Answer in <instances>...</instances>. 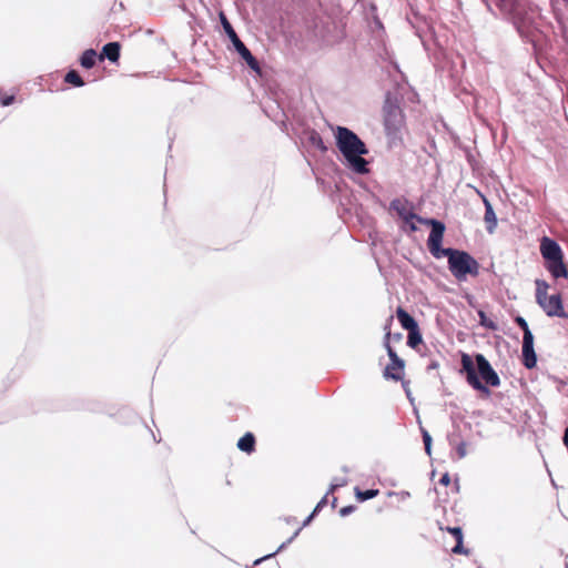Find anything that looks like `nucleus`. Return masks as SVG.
<instances>
[{
	"instance_id": "f257e3e1",
	"label": "nucleus",
	"mask_w": 568,
	"mask_h": 568,
	"mask_svg": "<svg viewBox=\"0 0 568 568\" xmlns=\"http://www.w3.org/2000/svg\"><path fill=\"white\" fill-rule=\"evenodd\" d=\"M432 230L427 239V247L435 258L446 256L448 268L458 281L466 280L467 275L476 276L479 273L478 262L466 251L452 247H442L446 226L438 220L424 221Z\"/></svg>"
},
{
	"instance_id": "f03ea898",
	"label": "nucleus",
	"mask_w": 568,
	"mask_h": 568,
	"mask_svg": "<svg viewBox=\"0 0 568 568\" xmlns=\"http://www.w3.org/2000/svg\"><path fill=\"white\" fill-rule=\"evenodd\" d=\"M335 141L338 151L353 172L357 174L368 173V161L363 158L368 154V149L355 132L346 126L337 125Z\"/></svg>"
},
{
	"instance_id": "7ed1b4c3",
	"label": "nucleus",
	"mask_w": 568,
	"mask_h": 568,
	"mask_svg": "<svg viewBox=\"0 0 568 568\" xmlns=\"http://www.w3.org/2000/svg\"><path fill=\"white\" fill-rule=\"evenodd\" d=\"M467 383L486 397L490 392L487 385L497 386V373L483 354L471 357L468 354L462 355V371Z\"/></svg>"
},
{
	"instance_id": "20e7f679",
	"label": "nucleus",
	"mask_w": 568,
	"mask_h": 568,
	"mask_svg": "<svg viewBox=\"0 0 568 568\" xmlns=\"http://www.w3.org/2000/svg\"><path fill=\"white\" fill-rule=\"evenodd\" d=\"M540 253L545 260V267L554 278L568 277V265L564 262V252L555 240L544 236L540 241Z\"/></svg>"
},
{
	"instance_id": "39448f33",
	"label": "nucleus",
	"mask_w": 568,
	"mask_h": 568,
	"mask_svg": "<svg viewBox=\"0 0 568 568\" xmlns=\"http://www.w3.org/2000/svg\"><path fill=\"white\" fill-rule=\"evenodd\" d=\"M536 302L550 317H568L564 310L562 300L559 293L548 295L549 284L544 280H536Z\"/></svg>"
},
{
	"instance_id": "423d86ee",
	"label": "nucleus",
	"mask_w": 568,
	"mask_h": 568,
	"mask_svg": "<svg viewBox=\"0 0 568 568\" xmlns=\"http://www.w3.org/2000/svg\"><path fill=\"white\" fill-rule=\"evenodd\" d=\"M405 124V116L396 100L386 95L384 104V125L386 134L389 139L395 140Z\"/></svg>"
},
{
	"instance_id": "0eeeda50",
	"label": "nucleus",
	"mask_w": 568,
	"mask_h": 568,
	"mask_svg": "<svg viewBox=\"0 0 568 568\" xmlns=\"http://www.w3.org/2000/svg\"><path fill=\"white\" fill-rule=\"evenodd\" d=\"M220 21L223 27L224 32L229 37L232 42L235 51L240 54V57L247 63V65L256 72H260V64L256 58L252 54V52L247 49V47L242 42V40L236 34L234 28L227 20L226 16L223 12H220Z\"/></svg>"
},
{
	"instance_id": "6e6552de",
	"label": "nucleus",
	"mask_w": 568,
	"mask_h": 568,
	"mask_svg": "<svg viewBox=\"0 0 568 568\" xmlns=\"http://www.w3.org/2000/svg\"><path fill=\"white\" fill-rule=\"evenodd\" d=\"M390 332H387L384 339V346L387 351L390 363L385 367L384 376L394 381L402 379V373L405 367V362L402 359L395 349L390 346Z\"/></svg>"
},
{
	"instance_id": "1a4fd4ad",
	"label": "nucleus",
	"mask_w": 568,
	"mask_h": 568,
	"mask_svg": "<svg viewBox=\"0 0 568 568\" xmlns=\"http://www.w3.org/2000/svg\"><path fill=\"white\" fill-rule=\"evenodd\" d=\"M390 210L397 213V215L406 223L410 221H418L420 224L427 225L423 221H428L427 217L418 216L416 213L413 212L410 207H408V202L403 201L400 199H394L389 204Z\"/></svg>"
},
{
	"instance_id": "9d476101",
	"label": "nucleus",
	"mask_w": 568,
	"mask_h": 568,
	"mask_svg": "<svg viewBox=\"0 0 568 568\" xmlns=\"http://www.w3.org/2000/svg\"><path fill=\"white\" fill-rule=\"evenodd\" d=\"M523 363L527 368L535 367L537 363L534 351V336L530 331H527L523 338Z\"/></svg>"
},
{
	"instance_id": "9b49d317",
	"label": "nucleus",
	"mask_w": 568,
	"mask_h": 568,
	"mask_svg": "<svg viewBox=\"0 0 568 568\" xmlns=\"http://www.w3.org/2000/svg\"><path fill=\"white\" fill-rule=\"evenodd\" d=\"M317 515V513H315V510H313L303 521L302 526L300 528H297L295 530V532L286 540L284 541L274 552L272 554H268V555H265L261 558H257L254 560V565H260L262 561L271 558V557H274L276 554H278L281 550L285 549L297 536L298 534L301 532V530L308 526L311 524V521L314 519V517Z\"/></svg>"
},
{
	"instance_id": "f8f14e48",
	"label": "nucleus",
	"mask_w": 568,
	"mask_h": 568,
	"mask_svg": "<svg viewBox=\"0 0 568 568\" xmlns=\"http://www.w3.org/2000/svg\"><path fill=\"white\" fill-rule=\"evenodd\" d=\"M439 529L440 530H446L455 539L456 544L452 548V552L453 554H458V555H468L469 554V550L466 549L464 547V545H463L464 534H463V530H462L460 527H443V526H439Z\"/></svg>"
},
{
	"instance_id": "ddd939ff",
	"label": "nucleus",
	"mask_w": 568,
	"mask_h": 568,
	"mask_svg": "<svg viewBox=\"0 0 568 568\" xmlns=\"http://www.w3.org/2000/svg\"><path fill=\"white\" fill-rule=\"evenodd\" d=\"M120 51H121V45L119 42H116V41L108 42L106 44L103 45V48L99 54V60L103 61L104 59H108L109 61H111L113 63L118 62L120 59Z\"/></svg>"
},
{
	"instance_id": "4468645a",
	"label": "nucleus",
	"mask_w": 568,
	"mask_h": 568,
	"mask_svg": "<svg viewBox=\"0 0 568 568\" xmlns=\"http://www.w3.org/2000/svg\"><path fill=\"white\" fill-rule=\"evenodd\" d=\"M396 316L402 327L406 331H412L418 326L416 320L403 307L397 308Z\"/></svg>"
},
{
	"instance_id": "2eb2a0df",
	"label": "nucleus",
	"mask_w": 568,
	"mask_h": 568,
	"mask_svg": "<svg viewBox=\"0 0 568 568\" xmlns=\"http://www.w3.org/2000/svg\"><path fill=\"white\" fill-rule=\"evenodd\" d=\"M97 58L99 55L94 49H87L80 57V64L84 69H92L97 63Z\"/></svg>"
},
{
	"instance_id": "dca6fc26",
	"label": "nucleus",
	"mask_w": 568,
	"mask_h": 568,
	"mask_svg": "<svg viewBox=\"0 0 568 568\" xmlns=\"http://www.w3.org/2000/svg\"><path fill=\"white\" fill-rule=\"evenodd\" d=\"M237 448L245 453H252L255 448V437L252 433H246L237 442Z\"/></svg>"
},
{
	"instance_id": "f3484780",
	"label": "nucleus",
	"mask_w": 568,
	"mask_h": 568,
	"mask_svg": "<svg viewBox=\"0 0 568 568\" xmlns=\"http://www.w3.org/2000/svg\"><path fill=\"white\" fill-rule=\"evenodd\" d=\"M449 445L455 448L456 454L459 459L466 457L467 455V444L464 440L457 442V437L455 435L449 436L448 438Z\"/></svg>"
},
{
	"instance_id": "a211bd4d",
	"label": "nucleus",
	"mask_w": 568,
	"mask_h": 568,
	"mask_svg": "<svg viewBox=\"0 0 568 568\" xmlns=\"http://www.w3.org/2000/svg\"><path fill=\"white\" fill-rule=\"evenodd\" d=\"M64 82L72 84L77 88H81L84 85V81L81 75L75 70H70L64 75Z\"/></svg>"
},
{
	"instance_id": "6ab92c4d",
	"label": "nucleus",
	"mask_w": 568,
	"mask_h": 568,
	"mask_svg": "<svg viewBox=\"0 0 568 568\" xmlns=\"http://www.w3.org/2000/svg\"><path fill=\"white\" fill-rule=\"evenodd\" d=\"M378 495V489H366L362 490L358 487L355 488V496L359 501L369 500Z\"/></svg>"
},
{
	"instance_id": "aec40b11",
	"label": "nucleus",
	"mask_w": 568,
	"mask_h": 568,
	"mask_svg": "<svg viewBox=\"0 0 568 568\" xmlns=\"http://www.w3.org/2000/svg\"><path fill=\"white\" fill-rule=\"evenodd\" d=\"M485 222L487 223L488 232L493 233L494 226L496 225V214L493 205H488L485 211Z\"/></svg>"
},
{
	"instance_id": "412c9836",
	"label": "nucleus",
	"mask_w": 568,
	"mask_h": 568,
	"mask_svg": "<svg viewBox=\"0 0 568 568\" xmlns=\"http://www.w3.org/2000/svg\"><path fill=\"white\" fill-rule=\"evenodd\" d=\"M423 341L422 334L418 331V326L412 331H408L407 344L410 347H416Z\"/></svg>"
},
{
	"instance_id": "4be33fe9",
	"label": "nucleus",
	"mask_w": 568,
	"mask_h": 568,
	"mask_svg": "<svg viewBox=\"0 0 568 568\" xmlns=\"http://www.w3.org/2000/svg\"><path fill=\"white\" fill-rule=\"evenodd\" d=\"M422 437H423V443L425 446V452L428 456H430L432 455V443H433L432 436L426 429L422 428Z\"/></svg>"
},
{
	"instance_id": "5701e85b",
	"label": "nucleus",
	"mask_w": 568,
	"mask_h": 568,
	"mask_svg": "<svg viewBox=\"0 0 568 568\" xmlns=\"http://www.w3.org/2000/svg\"><path fill=\"white\" fill-rule=\"evenodd\" d=\"M310 141L313 145H315L317 149L322 150V151H326V146L323 142V139L321 138V135L317 133V132H312L311 136H310Z\"/></svg>"
},
{
	"instance_id": "b1692460",
	"label": "nucleus",
	"mask_w": 568,
	"mask_h": 568,
	"mask_svg": "<svg viewBox=\"0 0 568 568\" xmlns=\"http://www.w3.org/2000/svg\"><path fill=\"white\" fill-rule=\"evenodd\" d=\"M347 484L346 478H334L329 485L327 494H333L337 488L343 487Z\"/></svg>"
},
{
	"instance_id": "393cba45",
	"label": "nucleus",
	"mask_w": 568,
	"mask_h": 568,
	"mask_svg": "<svg viewBox=\"0 0 568 568\" xmlns=\"http://www.w3.org/2000/svg\"><path fill=\"white\" fill-rule=\"evenodd\" d=\"M478 315L480 317V324L483 326L491 328V329H496L497 328V325L495 324V322L491 321L490 318H488L483 311H479Z\"/></svg>"
},
{
	"instance_id": "a878e982",
	"label": "nucleus",
	"mask_w": 568,
	"mask_h": 568,
	"mask_svg": "<svg viewBox=\"0 0 568 568\" xmlns=\"http://www.w3.org/2000/svg\"><path fill=\"white\" fill-rule=\"evenodd\" d=\"M354 510H355V506H353V505L345 506L339 509V516L346 517V516L351 515Z\"/></svg>"
},
{
	"instance_id": "bb28decb",
	"label": "nucleus",
	"mask_w": 568,
	"mask_h": 568,
	"mask_svg": "<svg viewBox=\"0 0 568 568\" xmlns=\"http://www.w3.org/2000/svg\"><path fill=\"white\" fill-rule=\"evenodd\" d=\"M329 494H325V496L317 503V505L315 506L314 510L315 513L318 514V511H321V509L327 504V496Z\"/></svg>"
},
{
	"instance_id": "cd10ccee",
	"label": "nucleus",
	"mask_w": 568,
	"mask_h": 568,
	"mask_svg": "<svg viewBox=\"0 0 568 568\" xmlns=\"http://www.w3.org/2000/svg\"><path fill=\"white\" fill-rule=\"evenodd\" d=\"M13 101H14V97H13V95H6V97H3V98L1 99V104H2L3 106H8V105L12 104V103H13Z\"/></svg>"
},
{
	"instance_id": "c85d7f7f",
	"label": "nucleus",
	"mask_w": 568,
	"mask_h": 568,
	"mask_svg": "<svg viewBox=\"0 0 568 568\" xmlns=\"http://www.w3.org/2000/svg\"><path fill=\"white\" fill-rule=\"evenodd\" d=\"M517 322H518V324L520 325V327L523 328L524 334H525L527 331H530V329H529V327H528L527 322H526L523 317H518Z\"/></svg>"
},
{
	"instance_id": "c756f323",
	"label": "nucleus",
	"mask_w": 568,
	"mask_h": 568,
	"mask_svg": "<svg viewBox=\"0 0 568 568\" xmlns=\"http://www.w3.org/2000/svg\"><path fill=\"white\" fill-rule=\"evenodd\" d=\"M450 483V477H449V474L448 473H445L440 479H439V484L444 485V486H447L448 484Z\"/></svg>"
},
{
	"instance_id": "7c9ffc66",
	"label": "nucleus",
	"mask_w": 568,
	"mask_h": 568,
	"mask_svg": "<svg viewBox=\"0 0 568 568\" xmlns=\"http://www.w3.org/2000/svg\"><path fill=\"white\" fill-rule=\"evenodd\" d=\"M402 338H403L402 333H396V334L390 333V339H393L395 342H399Z\"/></svg>"
},
{
	"instance_id": "2f4dec72",
	"label": "nucleus",
	"mask_w": 568,
	"mask_h": 568,
	"mask_svg": "<svg viewBox=\"0 0 568 568\" xmlns=\"http://www.w3.org/2000/svg\"><path fill=\"white\" fill-rule=\"evenodd\" d=\"M408 224H409V231L410 232H416L417 231V226H416V224L413 221L408 222Z\"/></svg>"
},
{
	"instance_id": "473e14b6",
	"label": "nucleus",
	"mask_w": 568,
	"mask_h": 568,
	"mask_svg": "<svg viewBox=\"0 0 568 568\" xmlns=\"http://www.w3.org/2000/svg\"><path fill=\"white\" fill-rule=\"evenodd\" d=\"M399 495H400L402 499L408 498L410 496V494L408 491H400Z\"/></svg>"
},
{
	"instance_id": "72a5a7b5",
	"label": "nucleus",
	"mask_w": 568,
	"mask_h": 568,
	"mask_svg": "<svg viewBox=\"0 0 568 568\" xmlns=\"http://www.w3.org/2000/svg\"><path fill=\"white\" fill-rule=\"evenodd\" d=\"M484 204H485V209H487L488 205H491V203L485 197H484Z\"/></svg>"
},
{
	"instance_id": "f704fd0d",
	"label": "nucleus",
	"mask_w": 568,
	"mask_h": 568,
	"mask_svg": "<svg viewBox=\"0 0 568 568\" xmlns=\"http://www.w3.org/2000/svg\"><path fill=\"white\" fill-rule=\"evenodd\" d=\"M406 395L409 398L410 402H413L412 394L409 389H406Z\"/></svg>"
},
{
	"instance_id": "c9c22d12",
	"label": "nucleus",
	"mask_w": 568,
	"mask_h": 568,
	"mask_svg": "<svg viewBox=\"0 0 568 568\" xmlns=\"http://www.w3.org/2000/svg\"><path fill=\"white\" fill-rule=\"evenodd\" d=\"M336 501H337V498H336V497H334V498H333V500H332V506H333V508L336 506Z\"/></svg>"
},
{
	"instance_id": "e433bc0d",
	"label": "nucleus",
	"mask_w": 568,
	"mask_h": 568,
	"mask_svg": "<svg viewBox=\"0 0 568 568\" xmlns=\"http://www.w3.org/2000/svg\"><path fill=\"white\" fill-rule=\"evenodd\" d=\"M181 1V7L185 10V1L186 0H180Z\"/></svg>"
},
{
	"instance_id": "4c0bfd02",
	"label": "nucleus",
	"mask_w": 568,
	"mask_h": 568,
	"mask_svg": "<svg viewBox=\"0 0 568 568\" xmlns=\"http://www.w3.org/2000/svg\"><path fill=\"white\" fill-rule=\"evenodd\" d=\"M566 6H568V0H561Z\"/></svg>"
}]
</instances>
